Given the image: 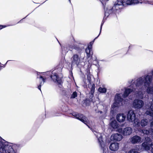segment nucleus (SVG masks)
Here are the masks:
<instances>
[{"mask_svg":"<svg viewBox=\"0 0 153 153\" xmlns=\"http://www.w3.org/2000/svg\"><path fill=\"white\" fill-rule=\"evenodd\" d=\"M150 126L153 127V120L151 123Z\"/></svg>","mask_w":153,"mask_h":153,"instance_id":"4c0bfd02","label":"nucleus"},{"mask_svg":"<svg viewBox=\"0 0 153 153\" xmlns=\"http://www.w3.org/2000/svg\"><path fill=\"white\" fill-rule=\"evenodd\" d=\"M128 153H138L135 149H132L129 151Z\"/></svg>","mask_w":153,"mask_h":153,"instance_id":"2f4dec72","label":"nucleus"},{"mask_svg":"<svg viewBox=\"0 0 153 153\" xmlns=\"http://www.w3.org/2000/svg\"><path fill=\"white\" fill-rule=\"evenodd\" d=\"M59 42V44L62 47V46H61V44H60V43Z\"/></svg>","mask_w":153,"mask_h":153,"instance_id":"79ce46f5","label":"nucleus"},{"mask_svg":"<svg viewBox=\"0 0 153 153\" xmlns=\"http://www.w3.org/2000/svg\"><path fill=\"white\" fill-rule=\"evenodd\" d=\"M144 105V102L142 100L136 99L132 102V107L135 109H140L143 108Z\"/></svg>","mask_w":153,"mask_h":153,"instance_id":"1a4fd4ad","label":"nucleus"},{"mask_svg":"<svg viewBox=\"0 0 153 153\" xmlns=\"http://www.w3.org/2000/svg\"><path fill=\"white\" fill-rule=\"evenodd\" d=\"M50 77L53 81L56 83L58 84L59 85L61 84L62 82V79L58 76V74L55 70L52 71Z\"/></svg>","mask_w":153,"mask_h":153,"instance_id":"9d476101","label":"nucleus"},{"mask_svg":"<svg viewBox=\"0 0 153 153\" xmlns=\"http://www.w3.org/2000/svg\"><path fill=\"white\" fill-rule=\"evenodd\" d=\"M107 110V107H105V110L103 112L101 111H99V110H96V112L97 113H100V114H101L102 113H103V114H104V117H105V116L106 115L105 114L106 113Z\"/></svg>","mask_w":153,"mask_h":153,"instance_id":"c85d7f7f","label":"nucleus"},{"mask_svg":"<svg viewBox=\"0 0 153 153\" xmlns=\"http://www.w3.org/2000/svg\"><path fill=\"white\" fill-rule=\"evenodd\" d=\"M137 79L131 84V86L134 88V93L136 95V96L140 99H143V94L145 93L144 87H143L141 89L138 88L137 86L136 81Z\"/></svg>","mask_w":153,"mask_h":153,"instance_id":"39448f33","label":"nucleus"},{"mask_svg":"<svg viewBox=\"0 0 153 153\" xmlns=\"http://www.w3.org/2000/svg\"><path fill=\"white\" fill-rule=\"evenodd\" d=\"M92 76L90 73L88 74L87 75V80L88 84V87H89V86H91V78Z\"/></svg>","mask_w":153,"mask_h":153,"instance_id":"393cba45","label":"nucleus"},{"mask_svg":"<svg viewBox=\"0 0 153 153\" xmlns=\"http://www.w3.org/2000/svg\"><path fill=\"white\" fill-rule=\"evenodd\" d=\"M5 65H4V66H2V67H0V70H1V69L2 68V67H5Z\"/></svg>","mask_w":153,"mask_h":153,"instance_id":"ea45409f","label":"nucleus"},{"mask_svg":"<svg viewBox=\"0 0 153 153\" xmlns=\"http://www.w3.org/2000/svg\"><path fill=\"white\" fill-rule=\"evenodd\" d=\"M98 91L100 93H105L106 92V88L104 87H100L98 89Z\"/></svg>","mask_w":153,"mask_h":153,"instance_id":"cd10ccee","label":"nucleus"},{"mask_svg":"<svg viewBox=\"0 0 153 153\" xmlns=\"http://www.w3.org/2000/svg\"><path fill=\"white\" fill-rule=\"evenodd\" d=\"M141 140V137L137 135L134 136L130 138V142L133 144L139 143Z\"/></svg>","mask_w":153,"mask_h":153,"instance_id":"f8f14e48","label":"nucleus"},{"mask_svg":"<svg viewBox=\"0 0 153 153\" xmlns=\"http://www.w3.org/2000/svg\"><path fill=\"white\" fill-rule=\"evenodd\" d=\"M95 85L94 84H93L91 86V89L90 92L92 94H93L94 93V90H95Z\"/></svg>","mask_w":153,"mask_h":153,"instance_id":"7c9ffc66","label":"nucleus"},{"mask_svg":"<svg viewBox=\"0 0 153 153\" xmlns=\"http://www.w3.org/2000/svg\"><path fill=\"white\" fill-rule=\"evenodd\" d=\"M70 45H68V47L69 48V46ZM66 50H67L66 51H65V52H64V53H66L67 52H68V50H69V49H66Z\"/></svg>","mask_w":153,"mask_h":153,"instance_id":"e433bc0d","label":"nucleus"},{"mask_svg":"<svg viewBox=\"0 0 153 153\" xmlns=\"http://www.w3.org/2000/svg\"><path fill=\"white\" fill-rule=\"evenodd\" d=\"M84 57L82 58L81 56V53H79V54L77 53H75L71 58V63L72 66L76 65L78 66L79 64L83 62V60Z\"/></svg>","mask_w":153,"mask_h":153,"instance_id":"423d86ee","label":"nucleus"},{"mask_svg":"<svg viewBox=\"0 0 153 153\" xmlns=\"http://www.w3.org/2000/svg\"><path fill=\"white\" fill-rule=\"evenodd\" d=\"M151 105L150 107V109L151 111L147 110L146 112V114L151 117H153V103L150 104Z\"/></svg>","mask_w":153,"mask_h":153,"instance_id":"4be33fe9","label":"nucleus"},{"mask_svg":"<svg viewBox=\"0 0 153 153\" xmlns=\"http://www.w3.org/2000/svg\"><path fill=\"white\" fill-rule=\"evenodd\" d=\"M25 18H26V17H24V19H25Z\"/></svg>","mask_w":153,"mask_h":153,"instance_id":"3c124183","label":"nucleus"},{"mask_svg":"<svg viewBox=\"0 0 153 153\" xmlns=\"http://www.w3.org/2000/svg\"><path fill=\"white\" fill-rule=\"evenodd\" d=\"M103 23H104V22H103V21L102 22V23H101V26H100V33L99 34V35H98V36L97 37H96L94 39V40L90 42V43H89V44L88 45V46H90V45H91V48H92V45L94 43V40L96 39H97V38L100 35V34L101 33V30H102V26L103 24Z\"/></svg>","mask_w":153,"mask_h":153,"instance_id":"bb28decb","label":"nucleus"},{"mask_svg":"<svg viewBox=\"0 0 153 153\" xmlns=\"http://www.w3.org/2000/svg\"><path fill=\"white\" fill-rule=\"evenodd\" d=\"M25 18H26V17H24V19H25Z\"/></svg>","mask_w":153,"mask_h":153,"instance_id":"864d4df0","label":"nucleus"},{"mask_svg":"<svg viewBox=\"0 0 153 153\" xmlns=\"http://www.w3.org/2000/svg\"><path fill=\"white\" fill-rule=\"evenodd\" d=\"M21 21V20H20L19 22H19H20Z\"/></svg>","mask_w":153,"mask_h":153,"instance_id":"de8ad7c7","label":"nucleus"},{"mask_svg":"<svg viewBox=\"0 0 153 153\" xmlns=\"http://www.w3.org/2000/svg\"><path fill=\"white\" fill-rule=\"evenodd\" d=\"M21 21V20H20L19 22H19H20Z\"/></svg>","mask_w":153,"mask_h":153,"instance_id":"c03bdc74","label":"nucleus"},{"mask_svg":"<svg viewBox=\"0 0 153 153\" xmlns=\"http://www.w3.org/2000/svg\"><path fill=\"white\" fill-rule=\"evenodd\" d=\"M40 80V84L38 87L39 89L41 91V87L42 85H43L44 83L45 82L46 78L44 76H40L39 77Z\"/></svg>","mask_w":153,"mask_h":153,"instance_id":"5701e85b","label":"nucleus"},{"mask_svg":"<svg viewBox=\"0 0 153 153\" xmlns=\"http://www.w3.org/2000/svg\"><path fill=\"white\" fill-rule=\"evenodd\" d=\"M21 21V20H20L19 22H19H20Z\"/></svg>","mask_w":153,"mask_h":153,"instance_id":"a18cd8bd","label":"nucleus"},{"mask_svg":"<svg viewBox=\"0 0 153 153\" xmlns=\"http://www.w3.org/2000/svg\"><path fill=\"white\" fill-rule=\"evenodd\" d=\"M150 147L151 148V151L152 153H153V143H152L150 144Z\"/></svg>","mask_w":153,"mask_h":153,"instance_id":"f704fd0d","label":"nucleus"},{"mask_svg":"<svg viewBox=\"0 0 153 153\" xmlns=\"http://www.w3.org/2000/svg\"><path fill=\"white\" fill-rule=\"evenodd\" d=\"M10 26L9 25H0V29H1L3 28H4L6 27L7 26Z\"/></svg>","mask_w":153,"mask_h":153,"instance_id":"473e14b6","label":"nucleus"},{"mask_svg":"<svg viewBox=\"0 0 153 153\" xmlns=\"http://www.w3.org/2000/svg\"><path fill=\"white\" fill-rule=\"evenodd\" d=\"M87 84V83H85L86 85Z\"/></svg>","mask_w":153,"mask_h":153,"instance_id":"8fccbe9b","label":"nucleus"},{"mask_svg":"<svg viewBox=\"0 0 153 153\" xmlns=\"http://www.w3.org/2000/svg\"><path fill=\"white\" fill-rule=\"evenodd\" d=\"M61 115V114L59 113L56 112L53 115V116H59Z\"/></svg>","mask_w":153,"mask_h":153,"instance_id":"72a5a7b5","label":"nucleus"},{"mask_svg":"<svg viewBox=\"0 0 153 153\" xmlns=\"http://www.w3.org/2000/svg\"><path fill=\"white\" fill-rule=\"evenodd\" d=\"M140 131L143 134L147 135L152 134L153 133V129L150 128L148 130L146 129L141 130Z\"/></svg>","mask_w":153,"mask_h":153,"instance_id":"412c9836","label":"nucleus"},{"mask_svg":"<svg viewBox=\"0 0 153 153\" xmlns=\"http://www.w3.org/2000/svg\"><path fill=\"white\" fill-rule=\"evenodd\" d=\"M82 48L80 47L79 45H73L69 46L70 51H71L73 49H74L76 51H78L80 53Z\"/></svg>","mask_w":153,"mask_h":153,"instance_id":"f3484780","label":"nucleus"},{"mask_svg":"<svg viewBox=\"0 0 153 153\" xmlns=\"http://www.w3.org/2000/svg\"><path fill=\"white\" fill-rule=\"evenodd\" d=\"M10 61V60H8V61H7V62H6V64H5V65H6L8 62H9V61Z\"/></svg>","mask_w":153,"mask_h":153,"instance_id":"a19ab883","label":"nucleus"},{"mask_svg":"<svg viewBox=\"0 0 153 153\" xmlns=\"http://www.w3.org/2000/svg\"><path fill=\"white\" fill-rule=\"evenodd\" d=\"M77 92L76 91L74 92L71 95V96L70 97L71 99H74L76 98V97H77Z\"/></svg>","mask_w":153,"mask_h":153,"instance_id":"c756f323","label":"nucleus"},{"mask_svg":"<svg viewBox=\"0 0 153 153\" xmlns=\"http://www.w3.org/2000/svg\"><path fill=\"white\" fill-rule=\"evenodd\" d=\"M21 21V20H20L19 22H19H20Z\"/></svg>","mask_w":153,"mask_h":153,"instance_id":"49530a36","label":"nucleus"},{"mask_svg":"<svg viewBox=\"0 0 153 153\" xmlns=\"http://www.w3.org/2000/svg\"><path fill=\"white\" fill-rule=\"evenodd\" d=\"M123 137L121 134L116 133L112 135L111 136V139L115 141H119L121 140Z\"/></svg>","mask_w":153,"mask_h":153,"instance_id":"2eb2a0df","label":"nucleus"},{"mask_svg":"<svg viewBox=\"0 0 153 153\" xmlns=\"http://www.w3.org/2000/svg\"><path fill=\"white\" fill-rule=\"evenodd\" d=\"M137 86L138 88H142L143 87H144L145 88H146V92L149 94H152V102L153 103V86H150L152 84H150L148 85H145V81L142 78H138L137 79Z\"/></svg>","mask_w":153,"mask_h":153,"instance_id":"20e7f679","label":"nucleus"},{"mask_svg":"<svg viewBox=\"0 0 153 153\" xmlns=\"http://www.w3.org/2000/svg\"><path fill=\"white\" fill-rule=\"evenodd\" d=\"M126 118V116L123 114H118L116 116V119L119 122L124 121Z\"/></svg>","mask_w":153,"mask_h":153,"instance_id":"6ab92c4d","label":"nucleus"},{"mask_svg":"<svg viewBox=\"0 0 153 153\" xmlns=\"http://www.w3.org/2000/svg\"><path fill=\"white\" fill-rule=\"evenodd\" d=\"M85 52L86 54V57L87 58V61H89L92 59L93 52L92 48H91V46H88V47L85 49Z\"/></svg>","mask_w":153,"mask_h":153,"instance_id":"9b49d317","label":"nucleus"},{"mask_svg":"<svg viewBox=\"0 0 153 153\" xmlns=\"http://www.w3.org/2000/svg\"><path fill=\"white\" fill-rule=\"evenodd\" d=\"M145 139L146 140H147L148 142L150 141V139L149 138L147 137V140H146V138H145Z\"/></svg>","mask_w":153,"mask_h":153,"instance_id":"58836bf2","label":"nucleus"},{"mask_svg":"<svg viewBox=\"0 0 153 153\" xmlns=\"http://www.w3.org/2000/svg\"><path fill=\"white\" fill-rule=\"evenodd\" d=\"M16 144L9 143L0 138V153H17Z\"/></svg>","mask_w":153,"mask_h":153,"instance_id":"f03ea898","label":"nucleus"},{"mask_svg":"<svg viewBox=\"0 0 153 153\" xmlns=\"http://www.w3.org/2000/svg\"><path fill=\"white\" fill-rule=\"evenodd\" d=\"M119 148V144L117 143H112L109 146L110 149L112 151H116Z\"/></svg>","mask_w":153,"mask_h":153,"instance_id":"a211bd4d","label":"nucleus"},{"mask_svg":"<svg viewBox=\"0 0 153 153\" xmlns=\"http://www.w3.org/2000/svg\"><path fill=\"white\" fill-rule=\"evenodd\" d=\"M111 126L114 129H117V130L119 132H122L123 129L121 128H119L118 124L117 122L115 121H112L110 123Z\"/></svg>","mask_w":153,"mask_h":153,"instance_id":"ddd939ff","label":"nucleus"},{"mask_svg":"<svg viewBox=\"0 0 153 153\" xmlns=\"http://www.w3.org/2000/svg\"><path fill=\"white\" fill-rule=\"evenodd\" d=\"M127 120L130 122H134L135 125L137 127L139 126L140 123L138 119H136L135 117V114L133 111H129L127 114Z\"/></svg>","mask_w":153,"mask_h":153,"instance_id":"0eeeda50","label":"nucleus"},{"mask_svg":"<svg viewBox=\"0 0 153 153\" xmlns=\"http://www.w3.org/2000/svg\"><path fill=\"white\" fill-rule=\"evenodd\" d=\"M132 132V130L130 127H127L124 128L123 131V134L124 135L127 136L131 134Z\"/></svg>","mask_w":153,"mask_h":153,"instance_id":"aec40b11","label":"nucleus"},{"mask_svg":"<svg viewBox=\"0 0 153 153\" xmlns=\"http://www.w3.org/2000/svg\"><path fill=\"white\" fill-rule=\"evenodd\" d=\"M141 146L143 149L144 150L148 151L150 149L149 145L148 144L147 142H144L142 144Z\"/></svg>","mask_w":153,"mask_h":153,"instance_id":"b1692460","label":"nucleus"},{"mask_svg":"<svg viewBox=\"0 0 153 153\" xmlns=\"http://www.w3.org/2000/svg\"><path fill=\"white\" fill-rule=\"evenodd\" d=\"M102 4V5L105 9V14L103 19H105L109 15L115 12V11H117L120 9L121 7H120L122 5L124 6L126 4V2H124L123 1H117V3L114 4V5L112 7H108L105 9V2L109 0H99Z\"/></svg>","mask_w":153,"mask_h":153,"instance_id":"7ed1b4c3","label":"nucleus"},{"mask_svg":"<svg viewBox=\"0 0 153 153\" xmlns=\"http://www.w3.org/2000/svg\"><path fill=\"white\" fill-rule=\"evenodd\" d=\"M130 88H125L123 94V97L124 98H126L127 97L129 94L131 92H134V90L133 88L131 86V85L129 86Z\"/></svg>","mask_w":153,"mask_h":153,"instance_id":"4468645a","label":"nucleus"},{"mask_svg":"<svg viewBox=\"0 0 153 153\" xmlns=\"http://www.w3.org/2000/svg\"><path fill=\"white\" fill-rule=\"evenodd\" d=\"M70 3H71V0H69Z\"/></svg>","mask_w":153,"mask_h":153,"instance_id":"37998d69","label":"nucleus"},{"mask_svg":"<svg viewBox=\"0 0 153 153\" xmlns=\"http://www.w3.org/2000/svg\"><path fill=\"white\" fill-rule=\"evenodd\" d=\"M21 21V20H20L19 22H19H20Z\"/></svg>","mask_w":153,"mask_h":153,"instance_id":"09e8293b","label":"nucleus"},{"mask_svg":"<svg viewBox=\"0 0 153 153\" xmlns=\"http://www.w3.org/2000/svg\"><path fill=\"white\" fill-rule=\"evenodd\" d=\"M122 95V94H116L115 97L114 102L112 106V108H114L126 104L124 100L121 98Z\"/></svg>","mask_w":153,"mask_h":153,"instance_id":"6e6552de","label":"nucleus"},{"mask_svg":"<svg viewBox=\"0 0 153 153\" xmlns=\"http://www.w3.org/2000/svg\"><path fill=\"white\" fill-rule=\"evenodd\" d=\"M148 123V120L147 119H143L140 122L141 126L142 127H144L147 125Z\"/></svg>","mask_w":153,"mask_h":153,"instance_id":"a878e982","label":"nucleus"},{"mask_svg":"<svg viewBox=\"0 0 153 153\" xmlns=\"http://www.w3.org/2000/svg\"><path fill=\"white\" fill-rule=\"evenodd\" d=\"M25 18H26V17H24V19H25Z\"/></svg>","mask_w":153,"mask_h":153,"instance_id":"603ef678","label":"nucleus"},{"mask_svg":"<svg viewBox=\"0 0 153 153\" xmlns=\"http://www.w3.org/2000/svg\"><path fill=\"white\" fill-rule=\"evenodd\" d=\"M48 72H44V73H42V75L44 76H46L48 74Z\"/></svg>","mask_w":153,"mask_h":153,"instance_id":"c9c22d12","label":"nucleus"},{"mask_svg":"<svg viewBox=\"0 0 153 153\" xmlns=\"http://www.w3.org/2000/svg\"><path fill=\"white\" fill-rule=\"evenodd\" d=\"M76 118L80 120L88 126L89 128L91 129L94 135L97 138L98 143L99 144L101 149L103 151V153H108V149L105 146L104 143L102 140V134L100 133L97 132V131H94L93 129L91 128L87 125V118L82 114H79L76 112H73L71 114Z\"/></svg>","mask_w":153,"mask_h":153,"instance_id":"f257e3e1","label":"nucleus"},{"mask_svg":"<svg viewBox=\"0 0 153 153\" xmlns=\"http://www.w3.org/2000/svg\"><path fill=\"white\" fill-rule=\"evenodd\" d=\"M144 0H127L126 1V4L128 5H135L139 3L142 4Z\"/></svg>","mask_w":153,"mask_h":153,"instance_id":"dca6fc26","label":"nucleus"}]
</instances>
